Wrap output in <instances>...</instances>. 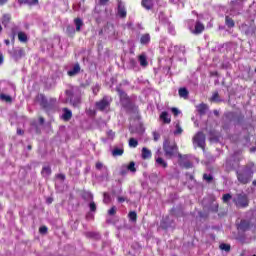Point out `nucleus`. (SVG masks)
Listing matches in <instances>:
<instances>
[{"label": "nucleus", "mask_w": 256, "mask_h": 256, "mask_svg": "<svg viewBox=\"0 0 256 256\" xmlns=\"http://www.w3.org/2000/svg\"><path fill=\"white\" fill-rule=\"evenodd\" d=\"M160 49L162 53H164V51H168L170 57L173 59H175V57H183V55H185V52L181 47L173 46V43L168 40H162L160 42Z\"/></svg>", "instance_id": "nucleus-1"}, {"label": "nucleus", "mask_w": 256, "mask_h": 256, "mask_svg": "<svg viewBox=\"0 0 256 256\" xmlns=\"http://www.w3.org/2000/svg\"><path fill=\"white\" fill-rule=\"evenodd\" d=\"M237 179L239 183L247 185V183L251 182V179H253V170H251V168H244L237 171Z\"/></svg>", "instance_id": "nucleus-2"}, {"label": "nucleus", "mask_w": 256, "mask_h": 256, "mask_svg": "<svg viewBox=\"0 0 256 256\" xmlns=\"http://www.w3.org/2000/svg\"><path fill=\"white\" fill-rule=\"evenodd\" d=\"M188 29H190L191 33L194 35H199L205 31V25H203L199 21L188 20L187 22Z\"/></svg>", "instance_id": "nucleus-3"}, {"label": "nucleus", "mask_w": 256, "mask_h": 256, "mask_svg": "<svg viewBox=\"0 0 256 256\" xmlns=\"http://www.w3.org/2000/svg\"><path fill=\"white\" fill-rule=\"evenodd\" d=\"M233 201L239 209H243L245 207H249V198L247 197V194H237L234 198Z\"/></svg>", "instance_id": "nucleus-4"}, {"label": "nucleus", "mask_w": 256, "mask_h": 256, "mask_svg": "<svg viewBox=\"0 0 256 256\" xmlns=\"http://www.w3.org/2000/svg\"><path fill=\"white\" fill-rule=\"evenodd\" d=\"M193 144L195 147H200V149L205 150V134H203V132H198L193 137Z\"/></svg>", "instance_id": "nucleus-5"}, {"label": "nucleus", "mask_w": 256, "mask_h": 256, "mask_svg": "<svg viewBox=\"0 0 256 256\" xmlns=\"http://www.w3.org/2000/svg\"><path fill=\"white\" fill-rule=\"evenodd\" d=\"M110 105L111 100L108 96H105L102 100L96 102V109H98V111H108Z\"/></svg>", "instance_id": "nucleus-6"}, {"label": "nucleus", "mask_w": 256, "mask_h": 256, "mask_svg": "<svg viewBox=\"0 0 256 256\" xmlns=\"http://www.w3.org/2000/svg\"><path fill=\"white\" fill-rule=\"evenodd\" d=\"M163 149L166 157H173L177 153V146L170 145L167 141L164 142Z\"/></svg>", "instance_id": "nucleus-7"}, {"label": "nucleus", "mask_w": 256, "mask_h": 256, "mask_svg": "<svg viewBox=\"0 0 256 256\" xmlns=\"http://www.w3.org/2000/svg\"><path fill=\"white\" fill-rule=\"evenodd\" d=\"M67 101H70L73 107H79L81 105L80 97H73V91L66 90Z\"/></svg>", "instance_id": "nucleus-8"}, {"label": "nucleus", "mask_w": 256, "mask_h": 256, "mask_svg": "<svg viewBox=\"0 0 256 256\" xmlns=\"http://www.w3.org/2000/svg\"><path fill=\"white\" fill-rule=\"evenodd\" d=\"M117 16L121 19L127 17V8H125V2L118 0L117 1Z\"/></svg>", "instance_id": "nucleus-9"}, {"label": "nucleus", "mask_w": 256, "mask_h": 256, "mask_svg": "<svg viewBox=\"0 0 256 256\" xmlns=\"http://www.w3.org/2000/svg\"><path fill=\"white\" fill-rule=\"evenodd\" d=\"M178 157H179L178 163L180 167H184L185 169H191V167H193V164L191 163V161H189V156L187 155L183 156L179 154Z\"/></svg>", "instance_id": "nucleus-10"}, {"label": "nucleus", "mask_w": 256, "mask_h": 256, "mask_svg": "<svg viewBox=\"0 0 256 256\" xmlns=\"http://www.w3.org/2000/svg\"><path fill=\"white\" fill-rule=\"evenodd\" d=\"M118 95L120 97V103L122 107H127L129 105V97H127V93L122 91L121 89H118Z\"/></svg>", "instance_id": "nucleus-11"}, {"label": "nucleus", "mask_w": 256, "mask_h": 256, "mask_svg": "<svg viewBox=\"0 0 256 256\" xmlns=\"http://www.w3.org/2000/svg\"><path fill=\"white\" fill-rule=\"evenodd\" d=\"M71 117H73V112L68 108H63L61 119L63 121H71Z\"/></svg>", "instance_id": "nucleus-12"}, {"label": "nucleus", "mask_w": 256, "mask_h": 256, "mask_svg": "<svg viewBox=\"0 0 256 256\" xmlns=\"http://www.w3.org/2000/svg\"><path fill=\"white\" fill-rule=\"evenodd\" d=\"M81 71V66L79 64H75L72 69H70L67 74L69 77H75Z\"/></svg>", "instance_id": "nucleus-13"}, {"label": "nucleus", "mask_w": 256, "mask_h": 256, "mask_svg": "<svg viewBox=\"0 0 256 256\" xmlns=\"http://www.w3.org/2000/svg\"><path fill=\"white\" fill-rule=\"evenodd\" d=\"M41 107H43V109H49V102H47V98H45L42 94L38 95L37 97Z\"/></svg>", "instance_id": "nucleus-14"}, {"label": "nucleus", "mask_w": 256, "mask_h": 256, "mask_svg": "<svg viewBox=\"0 0 256 256\" xmlns=\"http://www.w3.org/2000/svg\"><path fill=\"white\" fill-rule=\"evenodd\" d=\"M123 153H125L123 146L114 147V149L112 150L113 157H121V155H123Z\"/></svg>", "instance_id": "nucleus-15"}, {"label": "nucleus", "mask_w": 256, "mask_h": 256, "mask_svg": "<svg viewBox=\"0 0 256 256\" xmlns=\"http://www.w3.org/2000/svg\"><path fill=\"white\" fill-rule=\"evenodd\" d=\"M155 160H156L157 167H162L163 169H167L168 167L167 161H165L161 157H155Z\"/></svg>", "instance_id": "nucleus-16"}, {"label": "nucleus", "mask_w": 256, "mask_h": 256, "mask_svg": "<svg viewBox=\"0 0 256 256\" xmlns=\"http://www.w3.org/2000/svg\"><path fill=\"white\" fill-rule=\"evenodd\" d=\"M151 42V35H149L148 33L143 34L140 37V43L141 45H149V43Z\"/></svg>", "instance_id": "nucleus-17"}, {"label": "nucleus", "mask_w": 256, "mask_h": 256, "mask_svg": "<svg viewBox=\"0 0 256 256\" xmlns=\"http://www.w3.org/2000/svg\"><path fill=\"white\" fill-rule=\"evenodd\" d=\"M19 5H39V0H18Z\"/></svg>", "instance_id": "nucleus-18"}, {"label": "nucleus", "mask_w": 256, "mask_h": 256, "mask_svg": "<svg viewBox=\"0 0 256 256\" xmlns=\"http://www.w3.org/2000/svg\"><path fill=\"white\" fill-rule=\"evenodd\" d=\"M154 3V0H142V7L149 10L153 8Z\"/></svg>", "instance_id": "nucleus-19"}, {"label": "nucleus", "mask_w": 256, "mask_h": 256, "mask_svg": "<svg viewBox=\"0 0 256 256\" xmlns=\"http://www.w3.org/2000/svg\"><path fill=\"white\" fill-rule=\"evenodd\" d=\"M138 61L141 65V67H147V65H149V62H147V56L145 54H141L138 57Z\"/></svg>", "instance_id": "nucleus-20"}, {"label": "nucleus", "mask_w": 256, "mask_h": 256, "mask_svg": "<svg viewBox=\"0 0 256 256\" xmlns=\"http://www.w3.org/2000/svg\"><path fill=\"white\" fill-rule=\"evenodd\" d=\"M160 120L163 121V123H171V116H169L167 112H162L160 114Z\"/></svg>", "instance_id": "nucleus-21"}, {"label": "nucleus", "mask_w": 256, "mask_h": 256, "mask_svg": "<svg viewBox=\"0 0 256 256\" xmlns=\"http://www.w3.org/2000/svg\"><path fill=\"white\" fill-rule=\"evenodd\" d=\"M152 153L151 150L144 147L142 148V159H151Z\"/></svg>", "instance_id": "nucleus-22"}, {"label": "nucleus", "mask_w": 256, "mask_h": 256, "mask_svg": "<svg viewBox=\"0 0 256 256\" xmlns=\"http://www.w3.org/2000/svg\"><path fill=\"white\" fill-rule=\"evenodd\" d=\"M207 109V104H200L197 106V111L200 113V115H205V113H207Z\"/></svg>", "instance_id": "nucleus-23"}, {"label": "nucleus", "mask_w": 256, "mask_h": 256, "mask_svg": "<svg viewBox=\"0 0 256 256\" xmlns=\"http://www.w3.org/2000/svg\"><path fill=\"white\" fill-rule=\"evenodd\" d=\"M1 101H4L5 103H12L13 98L5 93L0 94Z\"/></svg>", "instance_id": "nucleus-24"}, {"label": "nucleus", "mask_w": 256, "mask_h": 256, "mask_svg": "<svg viewBox=\"0 0 256 256\" xmlns=\"http://www.w3.org/2000/svg\"><path fill=\"white\" fill-rule=\"evenodd\" d=\"M74 24L76 27V31H81V27H83V20L81 18L74 19Z\"/></svg>", "instance_id": "nucleus-25"}, {"label": "nucleus", "mask_w": 256, "mask_h": 256, "mask_svg": "<svg viewBox=\"0 0 256 256\" xmlns=\"http://www.w3.org/2000/svg\"><path fill=\"white\" fill-rule=\"evenodd\" d=\"M225 23H226L227 27H229L230 29L232 27H235V21L233 20V18H231L229 16L225 17Z\"/></svg>", "instance_id": "nucleus-26"}, {"label": "nucleus", "mask_w": 256, "mask_h": 256, "mask_svg": "<svg viewBox=\"0 0 256 256\" xmlns=\"http://www.w3.org/2000/svg\"><path fill=\"white\" fill-rule=\"evenodd\" d=\"M18 40L20 41V43H27V34H25V32H19Z\"/></svg>", "instance_id": "nucleus-27"}, {"label": "nucleus", "mask_w": 256, "mask_h": 256, "mask_svg": "<svg viewBox=\"0 0 256 256\" xmlns=\"http://www.w3.org/2000/svg\"><path fill=\"white\" fill-rule=\"evenodd\" d=\"M42 175H43V177H49V175H51V167L44 166L42 169Z\"/></svg>", "instance_id": "nucleus-28"}, {"label": "nucleus", "mask_w": 256, "mask_h": 256, "mask_svg": "<svg viewBox=\"0 0 256 256\" xmlns=\"http://www.w3.org/2000/svg\"><path fill=\"white\" fill-rule=\"evenodd\" d=\"M180 97H182L183 99H187L188 95H189V91L186 90V88H180L178 91Z\"/></svg>", "instance_id": "nucleus-29"}, {"label": "nucleus", "mask_w": 256, "mask_h": 256, "mask_svg": "<svg viewBox=\"0 0 256 256\" xmlns=\"http://www.w3.org/2000/svg\"><path fill=\"white\" fill-rule=\"evenodd\" d=\"M239 229H242V231H247V229H249V223L245 220H242L239 224Z\"/></svg>", "instance_id": "nucleus-30"}, {"label": "nucleus", "mask_w": 256, "mask_h": 256, "mask_svg": "<svg viewBox=\"0 0 256 256\" xmlns=\"http://www.w3.org/2000/svg\"><path fill=\"white\" fill-rule=\"evenodd\" d=\"M128 217L132 223H135L137 221V212L132 211L128 214Z\"/></svg>", "instance_id": "nucleus-31"}, {"label": "nucleus", "mask_w": 256, "mask_h": 256, "mask_svg": "<svg viewBox=\"0 0 256 256\" xmlns=\"http://www.w3.org/2000/svg\"><path fill=\"white\" fill-rule=\"evenodd\" d=\"M137 145H139V142L137 141V139L135 138H130L129 139V147H137Z\"/></svg>", "instance_id": "nucleus-32"}, {"label": "nucleus", "mask_w": 256, "mask_h": 256, "mask_svg": "<svg viewBox=\"0 0 256 256\" xmlns=\"http://www.w3.org/2000/svg\"><path fill=\"white\" fill-rule=\"evenodd\" d=\"M230 199H233V196H231V194H224L222 197L223 203H227V205H229Z\"/></svg>", "instance_id": "nucleus-33"}, {"label": "nucleus", "mask_w": 256, "mask_h": 256, "mask_svg": "<svg viewBox=\"0 0 256 256\" xmlns=\"http://www.w3.org/2000/svg\"><path fill=\"white\" fill-rule=\"evenodd\" d=\"M96 169H98L99 171H101L102 169V171H105L107 173V167L103 166V163L101 162L96 163Z\"/></svg>", "instance_id": "nucleus-34"}, {"label": "nucleus", "mask_w": 256, "mask_h": 256, "mask_svg": "<svg viewBox=\"0 0 256 256\" xmlns=\"http://www.w3.org/2000/svg\"><path fill=\"white\" fill-rule=\"evenodd\" d=\"M127 170L131 171V173H135L137 171L135 169V162H130V164L127 166Z\"/></svg>", "instance_id": "nucleus-35"}, {"label": "nucleus", "mask_w": 256, "mask_h": 256, "mask_svg": "<svg viewBox=\"0 0 256 256\" xmlns=\"http://www.w3.org/2000/svg\"><path fill=\"white\" fill-rule=\"evenodd\" d=\"M220 249L222 251H231V246L228 244H220Z\"/></svg>", "instance_id": "nucleus-36"}, {"label": "nucleus", "mask_w": 256, "mask_h": 256, "mask_svg": "<svg viewBox=\"0 0 256 256\" xmlns=\"http://www.w3.org/2000/svg\"><path fill=\"white\" fill-rule=\"evenodd\" d=\"M181 133H183V129L181 128V126H179V124H177L176 130L174 131V135H181Z\"/></svg>", "instance_id": "nucleus-37"}, {"label": "nucleus", "mask_w": 256, "mask_h": 256, "mask_svg": "<svg viewBox=\"0 0 256 256\" xmlns=\"http://www.w3.org/2000/svg\"><path fill=\"white\" fill-rule=\"evenodd\" d=\"M107 137L108 139H111V140L115 139V132H113V130H108Z\"/></svg>", "instance_id": "nucleus-38"}, {"label": "nucleus", "mask_w": 256, "mask_h": 256, "mask_svg": "<svg viewBox=\"0 0 256 256\" xmlns=\"http://www.w3.org/2000/svg\"><path fill=\"white\" fill-rule=\"evenodd\" d=\"M203 179L210 183V181H213V176H211V174H204Z\"/></svg>", "instance_id": "nucleus-39"}, {"label": "nucleus", "mask_w": 256, "mask_h": 256, "mask_svg": "<svg viewBox=\"0 0 256 256\" xmlns=\"http://www.w3.org/2000/svg\"><path fill=\"white\" fill-rule=\"evenodd\" d=\"M101 89V87L96 84L95 86L92 87V92L97 95V93H99V90Z\"/></svg>", "instance_id": "nucleus-40"}, {"label": "nucleus", "mask_w": 256, "mask_h": 256, "mask_svg": "<svg viewBox=\"0 0 256 256\" xmlns=\"http://www.w3.org/2000/svg\"><path fill=\"white\" fill-rule=\"evenodd\" d=\"M168 32L170 33V35H175V27L173 25H169Z\"/></svg>", "instance_id": "nucleus-41"}, {"label": "nucleus", "mask_w": 256, "mask_h": 256, "mask_svg": "<svg viewBox=\"0 0 256 256\" xmlns=\"http://www.w3.org/2000/svg\"><path fill=\"white\" fill-rule=\"evenodd\" d=\"M211 101H219V93L215 92L211 97Z\"/></svg>", "instance_id": "nucleus-42"}, {"label": "nucleus", "mask_w": 256, "mask_h": 256, "mask_svg": "<svg viewBox=\"0 0 256 256\" xmlns=\"http://www.w3.org/2000/svg\"><path fill=\"white\" fill-rule=\"evenodd\" d=\"M171 111H172L173 115H175V117H177V115L181 114V111H179V109H177V108H172Z\"/></svg>", "instance_id": "nucleus-43"}, {"label": "nucleus", "mask_w": 256, "mask_h": 256, "mask_svg": "<svg viewBox=\"0 0 256 256\" xmlns=\"http://www.w3.org/2000/svg\"><path fill=\"white\" fill-rule=\"evenodd\" d=\"M89 207H90V211H96L97 210V205H95V202H91Z\"/></svg>", "instance_id": "nucleus-44"}, {"label": "nucleus", "mask_w": 256, "mask_h": 256, "mask_svg": "<svg viewBox=\"0 0 256 256\" xmlns=\"http://www.w3.org/2000/svg\"><path fill=\"white\" fill-rule=\"evenodd\" d=\"M116 211H117V208H115V206H113L111 208V210L108 211V215H115Z\"/></svg>", "instance_id": "nucleus-45"}, {"label": "nucleus", "mask_w": 256, "mask_h": 256, "mask_svg": "<svg viewBox=\"0 0 256 256\" xmlns=\"http://www.w3.org/2000/svg\"><path fill=\"white\" fill-rule=\"evenodd\" d=\"M5 21L8 23V21H11V16L6 14L3 16V23H5Z\"/></svg>", "instance_id": "nucleus-46"}, {"label": "nucleus", "mask_w": 256, "mask_h": 256, "mask_svg": "<svg viewBox=\"0 0 256 256\" xmlns=\"http://www.w3.org/2000/svg\"><path fill=\"white\" fill-rule=\"evenodd\" d=\"M39 232L42 233V235H44V233H47V226L40 227Z\"/></svg>", "instance_id": "nucleus-47"}, {"label": "nucleus", "mask_w": 256, "mask_h": 256, "mask_svg": "<svg viewBox=\"0 0 256 256\" xmlns=\"http://www.w3.org/2000/svg\"><path fill=\"white\" fill-rule=\"evenodd\" d=\"M104 203H109V195L107 193H104Z\"/></svg>", "instance_id": "nucleus-48"}, {"label": "nucleus", "mask_w": 256, "mask_h": 256, "mask_svg": "<svg viewBox=\"0 0 256 256\" xmlns=\"http://www.w3.org/2000/svg\"><path fill=\"white\" fill-rule=\"evenodd\" d=\"M109 3V0H99V5H107Z\"/></svg>", "instance_id": "nucleus-49"}, {"label": "nucleus", "mask_w": 256, "mask_h": 256, "mask_svg": "<svg viewBox=\"0 0 256 256\" xmlns=\"http://www.w3.org/2000/svg\"><path fill=\"white\" fill-rule=\"evenodd\" d=\"M9 0H0V7H3V5L7 4Z\"/></svg>", "instance_id": "nucleus-50"}, {"label": "nucleus", "mask_w": 256, "mask_h": 256, "mask_svg": "<svg viewBox=\"0 0 256 256\" xmlns=\"http://www.w3.org/2000/svg\"><path fill=\"white\" fill-rule=\"evenodd\" d=\"M4 57L3 53L0 52V65H3Z\"/></svg>", "instance_id": "nucleus-51"}, {"label": "nucleus", "mask_w": 256, "mask_h": 256, "mask_svg": "<svg viewBox=\"0 0 256 256\" xmlns=\"http://www.w3.org/2000/svg\"><path fill=\"white\" fill-rule=\"evenodd\" d=\"M57 177H58V179H61L62 181L65 179V175H63V174H58Z\"/></svg>", "instance_id": "nucleus-52"}, {"label": "nucleus", "mask_w": 256, "mask_h": 256, "mask_svg": "<svg viewBox=\"0 0 256 256\" xmlns=\"http://www.w3.org/2000/svg\"><path fill=\"white\" fill-rule=\"evenodd\" d=\"M39 123L40 125H43L45 123V119L43 117L39 118Z\"/></svg>", "instance_id": "nucleus-53"}, {"label": "nucleus", "mask_w": 256, "mask_h": 256, "mask_svg": "<svg viewBox=\"0 0 256 256\" xmlns=\"http://www.w3.org/2000/svg\"><path fill=\"white\" fill-rule=\"evenodd\" d=\"M125 201V198L123 197H118V203H124Z\"/></svg>", "instance_id": "nucleus-54"}, {"label": "nucleus", "mask_w": 256, "mask_h": 256, "mask_svg": "<svg viewBox=\"0 0 256 256\" xmlns=\"http://www.w3.org/2000/svg\"><path fill=\"white\" fill-rule=\"evenodd\" d=\"M67 31H68V32H71V31H72V33H75V30L73 29V27H70V26L67 28Z\"/></svg>", "instance_id": "nucleus-55"}, {"label": "nucleus", "mask_w": 256, "mask_h": 256, "mask_svg": "<svg viewBox=\"0 0 256 256\" xmlns=\"http://www.w3.org/2000/svg\"><path fill=\"white\" fill-rule=\"evenodd\" d=\"M170 1H171V3H175V4H177V3H182L181 0H170Z\"/></svg>", "instance_id": "nucleus-56"}, {"label": "nucleus", "mask_w": 256, "mask_h": 256, "mask_svg": "<svg viewBox=\"0 0 256 256\" xmlns=\"http://www.w3.org/2000/svg\"><path fill=\"white\" fill-rule=\"evenodd\" d=\"M158 139H159V136L157 135V133H154V140L158 141Z\"/></svg>", "instance_id": "nucleus-57"}, {"label": "nucleus", "mask_w": 256, "mask_h": 256, "mask_svg": "<svg viewBox=\"0 0 256 256\" xmlns=\"http://www.w3.org/2000/svg\"><path fill=\"white\" fill-rule=\"evenodd\" d=\"M4 43H5V45H10V41L9 40H4Z\"/></svg>", "instance_id": "nucleus-58"}, {"label": "nucleus", "mask_w": 256, "mask_h": 256, "mask_svg": "<svg viewBox=\"0 0 256 256\" xmlns=\"http://www.w3.org/2000/svg\"><path fill=\"white\" fill-rule=\"evenodd\" d=\"M121 175H125L126 174V172L124 171V170H121Z\"/></svg>", "instance_id": "nucleus-59"}, {"label": "nucleus", "mask_w": 256, "mask_h": 256, "mask_svg": "<svg viewBox=\"0 0 256 256\" xmlns=\"http://www.w3.org/2000/svg\"><path fill=\"white\" fill-rule=\"evenodd\" d=\"M250 151H251V153H254L255 148H251Z\"/></svg>", "instance_id": "nucleus-60"}, {"label": "nucleus", "mask_w": 256, "mask_h": 256, "mask_svg": "<svg viewBox=\"0 0 256 256\" xmlns=\"http://www.w3.org/2000/svg\"><path fill=\"white\" fill-rule=\"evenodd\" d=\"M131 64H132V65H135V60H131Z\"/></svg>", "instance_id": "nucleus-61"}, {"label": "nucleus", "mask_w": 256, "mask_h": 256, "mask_svg": "<svg viewBox=\"0 0 256 256\" xmlns=\"http://www.w3.org/2000/svg\"><path fill=\"white\" fill-rule=\"evenodd\" d=\"M1 31H3V27L0 25V33H1Z\"/></svg>", "instance_id": "nucleus-62"}, {"label": "nucleus", "mask_w": 256, "mask_h": 256, "mask_svg": "<svg viewBox=\"0 0 256 256\" xmlns=\"http://www.w3.org/2000/svg\"><path fill=\"white\" fill-rule=\"evenodd\" d=\"M253 185H256V180L253 181Z\"/></svg>", "instance_id": "nucleus-63"}, {"label": "nucleus", "mask_w": 256, "mask_h": 256, "mask_svg": "<svg viewBox=\"0 0 256 256\" xmlns=\"http://www.w3.org/2000/svg\"><path fill=\"white\" fill-rule=\"evenodd\" d=\"M17 133H19L21 135V130H18Z\"/></svg>", "instance_id": "nucleus-64"}]
</instances>
